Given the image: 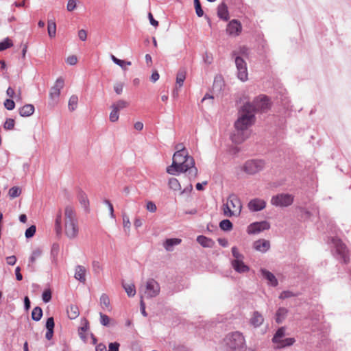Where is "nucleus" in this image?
<instances>
[{"label": "nucleus", "mask_w": 351, "mask_h": 351, "mask_svg": "<svg viewBox=\"0 0 351 351\" xmlns=\"http://www.w3.org/2000/svg\"><path fill=\"white\" fill-rule=\"evenodd\" d=\"M175 149L176 152L173 156L172 164L167 168V172L171 175L186 173L189 180L195 179L198 170L195 166L193 158L189 155L182 143L177 144Z\"/></svg>", "instance_id": "obj_1"}, {"label": "nucleus", "mask_w": 351, "mask_h": 351, "mask_svg": "<svg viewBox=\"0 0 351 351\" xmlns=\"http://www.w3.org/2000/svg\"><path fill=\"white\" fill-rule=\"evenodd\" d=\"M255 116L252 108L249 104H244L239 111V117L234 123V131L231 139L234 143H241L248 136V128L254 123Z\"/></svg>", "instance_id": "obj_2"}, {"label": "nucleus", "mask_w": 351, "mask_h": 351, "mask_svg": "<svg viewBox=\"0 0 351 351\" xmlns=\"http://www.w3.org/2000/svg\"><path fill=\"white\" fill-rule=\"evenodd\" d=\"M64 215V234L68 239H74L79 234L78 220L75 208L71 205H66Z\"/></svg>", "instance_id": "obj_3"}, {"label": "nucleus", "mask_w": 351, "mask_h": 351, "mask_svg": "<svg viewBox=\"0 0 351 351\" xmlns=\"http://www.w3.org/2000/svg\"><path fill=\"white\" fill-rule=\"evenodd\" d=\"M160 292V284L154 278L148 279L142 284L138 290L141 299H152L157 297Z\"/></svg>", "instance_id": "obj_4"}, {"label": "nucleus", "mask_w": 351, "mask_h": 351, "mask_svg": "<svg viewBox=\"0 0 351 351\" xmlns=\"http://www.w3.org/2000/svg\"><path fill=\"white\" fill-rule=\"evenodd\" d=\"M242 209V204L239 198L234 194H231L222 206L223 213L226 217H238Z\"/></svg>", "instance_id": "obj_5"}, {"label": "nucleus", "mask_w": 351, "mask_h": 351, "mask_svg": "<svg viewBox=\"0 0 351 351\" xmlns=\"http://www.w3.org/2000/svg\"><path fill=\"white\" fill-rule=\"evenodd\" d=\"M226 347L232 350H241L245 346V341L243 334L236 331L229 333L224 339Z\"/></svg>", "instance_id": "obj_6"}, {"label": "nucleus", "mask_w": 351, "mask_h": 351, "mask_svg": "<svg viewBox=\"0 0 351 351\" xmlns=\"http://www.w3.org/2000/svg\"><path fill=\"white\" fill-rule=\"evenodd\" d=\"M232 56L234 58L238 78L242 82L246 81L247 80L248 73L245 61L238 56V53L236 50L232 52Z\"/></svg>", "instance_id": "obj_7"}, {"label": "nucleus", "mask_w": 351, "mask_h": 351, "mask_svg": "<svg viewBox=\"0 0 351 351\" xmlns=\"http://www.w3.org/2000/svg\"><path fill=\"white\" fill-rule=\"evenodd\" d=\"M265 166L263 160L252 159L247 160L242 167L243 171L249 175H254L261 171Z\"/></svg>", "instance_id": "obj_8"}, {"label": "nucleus", "mask_w": 351, "mask_h": 351, "mask_svg": "<svg viewBox=\"0 0 351 351\" xmlns=\"http://www.w3.org/2000/svg\"><path fill=\"white\" fill-rule=\"evenodd\" d=\"M285 328L281 327L275 333L272 341L274 343L277 344L278 348H283L287 346H289L293 345L295 343L294 338H285Z\"/></svg>", "instance_id": "obj_9"}, {"label": "nucleus", "mask_w": 351, "mask_h": 351, "mask_svg": "<svg viewBox=\"0 0 351 351\" xmlns=\"http://www.w3.org/2000/svg\"><path fill=\"white\" fill-rule=\"evenodd\" d=\"M294 197L289 193H280L274 195L271 199V204L275 206L287 207L293 202Z\"/></svg>", "instance_id": "obj_10"}, {"label": "nucleus", "mask_w": 351, "mask_h": 351, "mask_svg": "<svg viewBox=\"0 0 351 351\" xmlns=\"http://www.w3.org/2000/svg\"><path fill=\"white\" fill-rule=\"evenodd\" d=\"M64 84V80L62 77H59L56 80L55 84L51 88L49 95L50 105L55 106L58 104L60 90L63 88Z\"/></svg>", "instance_id": "obj_11"}, {"label": "nucleus", "mask_w": 351, "mask_h": 351, "mask_svg": "<svg viewBox=\"0 0 351 351\" xmlns=\"http://www.w3.org/2000/svg\"><path fill=\"white\" fill-rule=\"evenodd\" d=\"M245 104H249L252 108L254 115L256 112H264L269 108V99L266 96L258 97L252 103L247 102Z\"/></svg>", "instance_id": "obj_12"}, {"label": "nucleus", "mask_w": 351, "mask_h": 351, "mask_svg": "<svg viewBox=\"0 0 351 351\" xmlns=\"http://www.w3.org/2000/svg\"><path fill=\"white\" fill-rule=\"evenodd\" d=\"M331 243L335 249L336 253L339 256V258L343 260V263H347L349 261L348 251L342 241L336 237L331 239Z\"/></svg>", "instance_id": "obj_13"}, {"label": "nucleus", "mask_w": 351, "mask_h": 351, "mask_svg": "<svg viewBox=\"0 0 351 351\" xmlns=\"http://www.w3.org/2000/svg\"><path fill=\"white\" fill-rule=\"evenodd\" d=\"M269 228L270 224L267 221L254 222L247 226V232L249 234H256Z\"/></svg>", "instance_id": "obj_14"}, {"label": "nucleus", "mask_w": 351, "mask_h": 351, "mask_svg": "<svg viewBox=\"0 0 351 351\" xmlns=\"http://www.w3.org/2000/svg\"><path fill=\"white\" fill-rule=\"evenodd\" d=\"M242 29L241 24L237 20L233 19L227 25V33L233 36H238Z\"/></svg>", "instance_id": "obj_15"}, {"label": "nucleus", "mask_w": 351, "mask_h": 351, "mask_svg": "<svg viewBox=\"0 0 351 351\" xmlns=\"http://www.w3.org/2000/svg\"><path fill=\"white\" fill-rule=\"evenodd\" d=\"M253 247L258 252L265 253L270 248V242L268 240L261 239L254 242Z\"/></svg>", "instance_id": "obj_16"}, {"label": "nucleus", "mask_w": 351, "mask_h": 351, "mask_svg": "<svg viewBox=\"0 0 351 351\" xmlns=\"http://www.w3.org/2000/svg\"><path fill=\"white\" fill-rule=\"evenodd\" d=\"M266 202L263 199L255 198L248 203V208L251 211L257 212L264 209Z\"/></svg>", "instance_id": "obj_17"}, {"label": "nucleus", "mask_w": 351, "mask_h": 351, "mask_svg": "<svg viewBox=\"0 0 351 351\" xmlns=\"http://www.w3.org/2000/svg\"><path fill=\"white\" fill-rule=\"evenodd\" d=\"M261 273L263 277L267 280L268 284L272 287H276L278 285V282L276 276L269 271L265 269H261Z\"/></svg>", "instance_id": "obj_18"}, {"label": "nucleus", "mask_w": 351, "mask_h": 351, "mask_svg": "<svg viewBox=\"0 0 351 351\" xmlns=\"http://www.w3.org/2000/svg\"><path fill=\"white\" fill-rule=\"evenodd\" d=\"M232 268L238 273H245L250 270V267L243 263V260L232 261Z\"/></svg>", "instance_id": "obj_19"}, {"label": "nucleus", "mask_w": 351, "mask_h": 351, "mask_svg": "<svg viewBox=\"0 0 351 351\" xmlns=\"http://www.w3.org/2000/svg\"><path fill=\"white\" fill-rule=\"evenodd\" d=\"M217 16L223 21H228L229 19V12L227 5L222 2L218 5L217 8Z\"/></svg>", "instance_id": "obj_20"}, {"label": "nucleus", "mask_w": 351, "mask_h": 351, "mask_svg": "<svg viewBox=\"0 0 351 351\" xmlns=\"http://www.w3.org/2000/svg\"><path fill=\"white\" fill-rule=\"evenodd\" d=\"M88 329V327L86 325L85 326H83L80 328V331L79 332V335L81 337V339L84 341V342H88V339L90 340V342L95 345L97 342V339L96 338L93 336V334H90V335L88 334H84V332H85Z\"/></svg>", "instance_id": "obj_21"}, {"label": "nucleus", "mask_w": 351, "mask_h": 351, "mask_svg": "<svg viewBox=\"0 0 351 351\" xmlns=\"http://www.w3.org/2000/svg\"><path fill=\"white\" fill-rule=\"evenodd\" d=\"M264 318L258 311H254L250 319V324L255 328H258L263 324Z\"/></svg>", "instance_id": "obj_22"}, {"label": "nucleus", "mask_w": 351, "mask_h": 351, "mask_svg": "<svg viewBox=\"0 0 351 351\" xmlns=\"http://www.w3.org/2000/svg\"><path fill=\"white\" fill-rule=\"evenodd\" d=\"M86 269L82 265H77L75 267V278L81 282H85L86 281Z\"/></svg>", "instance_id": "obj_23"}, {"label": "nucleus", "mask_w": 351, "mask_h": 351, "mask_svg": "<svg viewBox=\"0 0 351 351\" xmlns=\"http://www.w3.org/2000/svg\"><path fill=\"white\" fill-rule=\"evenodd\" d=\"M182 240L180 239L173 238V239H167L163 243V246L165 249L171 252L173 251V247L175 245H178L181 243Z\"/></svg>", "instance_id": "obj_24"}, {"label": "nucleus", "mask_w": 351, "mask_h": 351, "mask_svg": "<svg viewBox=\"0 0 351 351\" xmlns=\"http://www.w3.org/2000/svg\"><path fill=\"white\" fill-rule=\"evenodd\" d=\"M288 314L287 308L285 307H280L276 313V322L278 324L282 323L286 318Z\"/></svg>", "instance_id": "obj_25"}, {"label": "nucleus", "mask_w": 351, "mask_h": 351, "mask_svg": "<svg viewBox=\"0 0 351 351\" xmlns=\"http://www.w3.org/2000/svg\"><path fill=\"white\" fill-rule=\"evenodd\" d=\"M67 315L69 319H74L80 315L78 307L75 304H70L66 308Z\"/></svg>", "instance_id": "obj_26"}, {"label": "nucleus", "mask_w": 351, "mask_h": 351, "mask_svg": "<svg viewBox=\"0 0 351 351\" xmlns=\"http://www.w3.org/2000/svg\"><path fill=\"white\" fill-rule=\"evenodd\" d=\"M34 112V106L32 104H26L19 109V114L21 117H29Z\"/></svg>", "instance_id": "obj_27"}, {"label": "nucleus", "mask_w": 351, "mask_h": 351, "mask_svg": "<svg viewBox=\"0 0 351 351\" xmlns=\"http://www.w3.org/2000/svg\"><path fill=\"white\" fill-rule=\"evenodd\" d=\"M100 306L104 311H110V303L109 297L106 294H101L99 299Z\"/></svg>", "instance_id": "obj_28"}, {"label": "nucleus", "mask_w": 351, "mask_h": 351, "mask_svg": "<svg viewBox=\"0 0 351 351\" xmlns=\"http://www.w3.org/2000/svg\"><path fill=\"white\" fill-rule=\"evenodd\" d=\"M62 210L60 209L56 215L55 219V230L57 234H60L62 230Z\"/></svg>", "instance_id": "obj_29"}, {"label": "nucleus", "mask_w": 351, "mask_h": 351, "mask_svg": "<svg viewBox=\"0 0 351 351\" xmlns=\"http://www.w3.org/2000/svg\"><path fill=\"white\" fill-rule=\"evenodd\" d=\"M197 241L204 247H212L214 241L209 238H207L203 235H199L197 238Z\"/></svg>", "instance_id": "obj_30"}, {"label": "nucleus", "mask_w": 351, "mask_h": 351, "mask_svg": "<svg viewBox=\"0 0 351 351\" xmlns=\"http://www.w3.org/2000/svg\"><path fill=\"white\" fill-rule=\"evenodd\" d=\"M122 287L128 297H134L136 295V291L134 283L127 284L123 282Z\"/></svg>", "instance_id": "obj_31"}, {"label": "nucleus", "mask_w": 351, "mask_h": 351, "mask_svg": "<svg viewBox=\"0 0 351 351\" xmlns=\"http://www.w3.org/2000/svg\"><path fill=\"white\" fill-rule=\"evenodd\" d=\"M129 104L125 100L120 99L117 102L112 104L110 106L111 108H114V110L119 112L121 110H123L128 106Z\"/></svg>", "instance_id": "obj_32"}, {"label": "nucleus", "mask_w": 351, "mask_h": 351, "mask_svg": "<svg viewBox=\"0 0 351 351\" xmlns=\"http://www.w3.org/2000/svg\"><path fill=\"white\" fill-rule=\"evenodd\" d=\"M186 79V71L184 69H180L176 75V84L179 88L182 87Z\"/></svg>", "instance_id": "obj_33"}, {"label": "nucleus", "mask_w": 351, "mask_h": 351, "mask_svg": "<svg viewBox=\"0 0 351 351\" xmlns=\"http://www.w3.org/2000/svg\"><path fill=\"white\" fill-rule=\"evenodd\" d=\"M42 255V250L40 248H37L32 252V254L29 259L28 267H32V264L36 261V259L40 258Z\"/></svg>", "instance_id": "obj_34"}, {"label": "nucleus", "mask_w": 351, "mask_h": 351, "mask_svg": "<svg viewBox=\"0 0 351 351\" xmlns=\"http://www.w3.org/2000/svg\"><path fill=\"white\" fill-rule=\"evenodd\" d=\"M48 34L50 38H53L56 34V25L54 21L49 20L47 25Z\"/></svg>", "instance_id": "obj_35"}, {"label": "nucleus", "mask_w": 351, "mask_h": 351, "mask_svg": "<svg viewBox=\"0 0 351 351\" xmlns=\"http://www.w3.org/2000/svg\"><path fill=\"white\" fill-rule=\"evenodd\" d=\"M43 316V310L40 307L36 306L33 308L32 312V318L33 320L36 322H38L40 320Z\"/></svg>", "instance_id": "obj_36"}, {"label": "nucleus", "mask_w": 351, "mask_h": 351, "mask_svg": "<svg viewBox=\"0 0 351 351\" xmlns=\"http://www.w3.org/2000/svg\"><path fill=\"white\" fill-rule=\"evenodd\" d=\"M168 185L169 188L173 191L181 190L180 184L179 181L175 178H171L169 180Z\"/></svg>", "instance_id": "obj_37"}, {"label": "nucleus", "mask_w": 351, "mask_h": 351, "mask_svg": "<svg viewBox=\"0 0 351 351\" xmlns=\"http://www.w3.org/2000/svg\"><path fill=\"white\" fill-rule=\"evenodd\" d=\"M219 227L224 231H230L232 229V223L229 219H223L219 223Z\"/></svg>", "instance_id": "obj_38"}, {"label": "nucleus", "mask_w": 351, "mask_h": 351, "mask_svg": "<svg viewBox=\"0 0 351 351\" xmlns=\"http://www.w3.org/2000/svg\"><path fill=\"white\" fill-rule=\"evenodd\" d=\"M78 103V97L77 95H72L69 100V109L73 111L76 109Z\"/></svg>", "instance_id": "obj_39"}, {"label": "nucleus", "mask_w": 351, "mask_h": 351, "mask_svg": "<svg viewBox=\"0 0 351 351\" xmlns=\"http://www.w3.org/2000/svg\"><path fill=\"white\" fill-rule=\"evenodd\" d=\"M21 193V189L18 186H13L8 191V195L12 199L19 197Z\"/></svg>", "instance_id": "obj_40"}, {"label": "nucleus", "mask_w": 351, "mask_h": 351, "mask_svg": "<svg viewBox=\"0 0 351 351\" xmlns=\"http://www.w3.org/2000/svg\"><path fill=\"white\" fill-rule=\"evenodd\" d=\"M92 269L95 274H99L103 269V267L98 261H93L92 262Z\"/></svg>", "instance_id": "obj_41"}, {"label": "nucleus", "mask_w": 351, "mask_h": 351, "mask_svg": "<svg viewBox=\"0 0 351 351\" xmlns=\"http://www.w3.org/2000/svg\"><path fill=\"white\" fill-rule=\"evenodd\" d=\"M12 45V42L8 38H6L3 41L0 43V51L8 49Z\"/></svg>", "instance_id": "obj_42"}, {"label": "nucleus", "mask_w": 351, "mask_h": 351, "mask_svg": "<svg viewBox=\"0 0 351 351\" xmlns=\"http://www.w3.org/2000/svg\"><path fill=\"white\" fill-rule=\"evenodd\" d=\"M123 218V226L125 231H127V230L129 231L131 226V223L130 221L129 217L126 214L122 215Z\"/></svg>", "instance_id": "obj_43"}, {"label": "nucleus", "mask_w": 351, "mask_h": 351, "mask_svg": "<svg viewBox=\"0 0 351 351\" xmlns=\"http://www.w3.org/2000/svg\"><path fill=\"white\" fill-rule=\"evenodd\" d=\"M232 256H234V259L233 261H240V260H243L244 258V256L243 254H241L237 247H232Z\"/></svg>", "instance_id": "obj_44"}, {"label": "nucleus", "mask_w": 351, "mask_h": 351, "mask_svg": "<svg viewBox=\"0 0 351 351\" xmlns=\"http://www.w3.org/2000/svg\"><path fill=\"white\" fill-rule=\"evenodd\" d=\"M194 5H195L196 14L199 17L202 16L204 15V11L202 9L199 0H194Z\"/></svg>", "instance_id": "obj_45"}, {"label": "nucleus", "mask_w": 351, "mask_h": 351, "mask_svg": "<svg viewBox=\"0 0 351 351\" xmlns=\"http://www.w3.org/2000/svg\"><path fill=\"white\" fill-rule=\"evenodd\" d=\"M79 201L83 207H84L85 208H87L89 204V202H88V199L85 194H84V193L80 194Z\"/></svg>", "instance_id": "obj_46"}, {"label": "nucleus", "mask_w": 351, "mask_h": 351, "mask_svg": "<svg viewBox=\"0 0 351 351\" xmlns=\"http://www.w3.org/2000/svg\"><path fill=\"white\" fill-rule=\"evenodd\" d=\"M112 110L110 113L109 119L111 122H116L118 121L119 117V112L114 108H111Z\"/></svg>", "instance_id": "obj_47"}, {"label": "nucleus", "mask_w": 351, "mask_h": 351, "mask_svg": "<svg viewBox=\"0 0 351 351\" xmlns=\"http://www.w3.org/2000/svg\"><path fill=\"white\" fill-rule=\"evenodd\" d=\"M99 315L101 324L104 326H108L110 324V317L102 313H99Z\"/></svg>", "instance_id": "obj_48"}, {"label": "nucleus", "mask_w": 351, "mask_h": 351, "mask_svg": "<svg viewBox=\"0 0 351 351\" xmlns=\"http://www.w3.org/2000/svg\"><path fill=\"white\" fill-rule=\"evenodd\" d=\"M297 294L293 293L292 291H283L280 295H279V298L280 299H282V300H284V299H287V298H291V297H294V296H296Z\"/></svg>", "instance_id": "obj_49"}, {"label": "nucleus", "mask_w": 351, "mask_h": 351, "mask_svg": "<svg viewBox=\"0 0 351 351\" xmlns=\"http://www.w3.org/2000/svg\"><path fill=\"white\" fill-rule=\"evenodd\" d=\"M42 298L44 302H49L51 299V291L49 289L45 290L43 293Z\"/></svg>", "instance_id": "obj_50"}, {"label": "nucleus", "mask_w": 351, "mask_h": 351, "mask_svg": "<svg viewBox=\"0 0 351 351\" xmlns=\"http://www.w3.org/2000/svg\"><path fill=\"white\" fill-rule=\"evenodd\" d=\"M35 232H36V226H31L26 230L25 235L26 238L29 239V238L32 237L34 235Z\"/></svg>", "instance_id": "obj_51"}, {"label": "nucleus", "mask_w": 351, "mask_h": 351, "mask_svg": "<svg viewBox=\"0 0 351 351\" xmlns=\"http://www.w3.org/2000/svg\"><path fill=\"white\" fill-rule=\"evenodd\" d=\"M4 106L8 110H12L15 107L14 101L12 99H7L4 101Z\"/></svg>", "instance_id": "obj_52"}, {"label": "nucleus", "mask_w": 351, "mask_h": 351, "mask_svg": "<svg viewBox=\"0 0 351 351\" xmlns=\"http://www.w3.org/2000/svg\"><path fill=\"white\" fill-rule=\"evenodd\" d=\"M5 130H12L14 127V120L12 119H8L3 125Z\"/></svg>", "instance_id": "obj_53"}, {"label": "nucleus", "mask_w": 351, "mask_h": 351, "mask_svg": "<svg viewBox=\"0 0 351 351\" xmlns=\"http://www.w3.org/2000/svg\"><path fill=\"white\" fill-rule=\"evenodd\" d=\"M146 209L151 213H155L157 210V207L154 202L149 201L146 204Z\"/></svg>", "instance_id": "obj_54"}, {"label": "nucleus", "mask_w": 351, "mask_h": 351, "mask_svg": "<svg viewBox=\"0 0 351 351\" xmlns=\"http://www.w3.org/2000/svg\"><path fill=\"white\" fill-rule=\"evenodd\" d=\"M104 204L106 205H107V206L108 207V209H109V212H110V216L111 218L114 219L115 217V215L114 214V208H113V206L112 204H111V202L108 200V199H105L104 201Z\"/></svg>", "instance_id": "obj_55"}, {"label": "nucleus", "mask_w": 351, "mask_h": 351, "mask_svg": "<svg viewBox=\"0 0 351 351\" xmlns=\"http://www.w3.org/2000/svg\"><path fill=\"white\" fill-rule=\"evenodd\" d=\"M66 62L69 65H75L77 62V58L74 55L70 56L66 58Z\"/></svg>", "instance_id": "obj_56"}, {"label": "nucleus", "mask_w": 351, "mask_h": 351, "mask_svg": "<svg viewBox=\"0 0 351 351\" xmlns=\"http://www.w3.org/2000/svg\"><path fill=\"white\" fill-rule=\"evenodd\" d=\"M47 330H53L54 328V319L53 317H50L47 319L46 322Z\"/></svg>", "instance_id": "obj_57"}, {"label": "nucleus", "mask_w": 351, "mask_h": 351, "mask_svg": "<svg viewBox=\"0 0 351 351\" xmlns=\"http://www.w3.org/2000/svg\"><path fill=\"white\" fill-rule=\"evenodd\" d=\"M123 84L122 83H116L114 86V90L117 95H121L123 92Z\"/></svg>", "instance_id": "obj_58"}, {"label": "nucleus", "mask_w": 351, "mask_h": 351, "mask_svg": "<svg viewBox=\"0 0 351 351\" xmlns=\"http://www.w3.org/2000/svg\"><path fill=\"white\" fill-rule=\"evenodd\" d=\"M76 8V2L75 0H69L66 5L67 10L71 12Z\"/></svg>", "instance_id": "obj_59"}, {"label": "nucleus", "mask_w": 351, "mask_h": 351, "mask_svg": "<svg viewBox=\"0 0 351 351\" xmlns=\"http://www.w3.org/2000/svg\"><path fill=\"white\" fill-rule=\"evenodd\" d=\"M237 51L238 53L239 56H240V55L244 56H248V48L245 46L241 47L239 48V51Z\"/></svg>", "instance_id": "obj_60"}, {"label": "nucleus", "mask_w": 351, "mask_h": 351, "mask_svg": "<svg viewBox=\"0 0 351 351\" xmlns=\"http://www.w3.org/2000/svg\"><path fill=\"white\" fill-rule=\"evenodd\" d=\"M120 344L118 342H113L109 344L108 351H119Z\"/></svg>", "instance_id": "obj_61"}, {"label": "nucleus", "mask_w": 351, "mask_h": 351, "mask_svg": "<svg viewBox=\"0 0 351 351\" xmlns=\"http://www.w3.org/2000/svg\"><path fill=\"white\" fill-rule=\"evenodd\" d=\"M78 36L81 40L85 41L87 38V33L84 29H80L78 32Z\"/></svg>", "instance_id": "obj_62"}, {"label": "nucleus", "mask_w": 351, "mask_h": 351, "mask_svg": "<svg viewBox=\"0 0 351 351\" xmlns=\"http://www.w3.org/2000/svg\"><path fill=\"white\" fill-rule=\"evenodd\" d=\"M140 308L141 312L143 314L144 317H146L147 315L146 311H145V304L144 302V299H141L140 300Z\"/></svg>", "instance_id": "obj_63"}, {"label": "nucleus", "mask_w": 351, "mask_h": 351, "mask_svg": "<svg viewBox=\"0 0 351 351\" xmlns=\"http://www.w3.org/2000/svg\"><path fill=\"white\" fill-rule=\"evenodd\" d=\"M6 260H7V263L9 265H15L16 262V258L15 256H8L6 258Z\"/></svg>", "instance_id": "obj_64"}]
</instances>
